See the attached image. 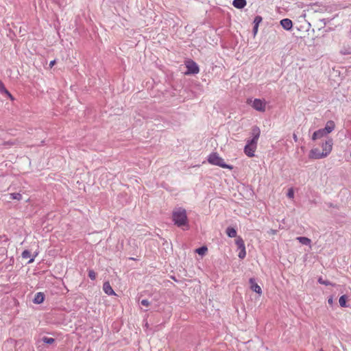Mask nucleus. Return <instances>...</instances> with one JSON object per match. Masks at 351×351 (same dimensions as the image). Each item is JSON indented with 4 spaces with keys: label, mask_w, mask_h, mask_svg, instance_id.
Masks as SVG:
<instances>
[{
    "label": "nucleus",
    "mask_w": 351,
    "mask_h": 351,
    "mask_svg": "<svg viewBox=\"0 0 351 351\" xmlns=\"http://www.w3.org/2000/svg\"><path fill=\"white\" fill-rule=\"evenodd\" d=\"M252 138L251 140H247V144L244 147V153L248 157L254 156V153L257 148L258 141L261 134L260 129L258 127H254L252 129Z\"/></svg>",
    "instance_id": "f257e3e1"
},
{
    "label": "nucleus",
    "mask_w": 351,
    "mask_h": 351,
    "mask_svg": "<svg viewBox=\"0 0 351 351\" xmlns=\"http://www.w3.org/2000/svg\"><path fill=\"white\" fill-rule=\"evenodd\" d=\"M172 219L174 223L178 227L188 225L186 211L184 208H175L172 213Z\"/></svg>",
    "instance_id": "f03ea898"
},
{
    "label": "nucleus",
    "mask_w": 351,
    "mask_h": 351,
    "mask_svg": "<svg viewBox=\"0 0 351 351\" xmlns=\"http://www.w3.org/2000/svg\"><path fill=\"white\" fill-rule=\"evenodd\" d=\"M208 162L213 165L232 170L233 167L225 163L224 160L217 153H212L208 157Z\"/></svg>",
    "instance_id": "7ed1b4c3"
},
{
    "label": "nucleus",
    "mask_w": 351,
    "mask_h": 351,
    "mask_svg": "<svg viewBox=\"0 0 351 351\" xmlns=\"http://www.w3.org/2000/svg\"><path fill=\"white\" fill-rule=\"evenodd\" d=\"M185 65L187 68V71L185 73L186 75L197 74L199 72V66L193 60L186 61Z\"/></svg>",
    "instance_id": "20e7f679"
},
{
    "label": "nucleus",
    "mask_w": 351,
    "mask_h": 351,
    "mask_svg": "<svg viewBox=\"0 0 351 351\" xmlns=\"http://www.w3.org/2000/svg\"><path fill=\"white\" fill-rule=\"evenodd\" d=\"M326 156L319 148H313L310 150L308 158L313 160H317L326 158Z\"/></svg>",
    "instance_id": "39448f33"
},
{
    "label": "nucleus",
    "mask_w": 351,
    "mask_h": 351,
    "mask_svg": "<svg viewBox=\"0 0 351 351\" xmlns=\"http://www.w3.org/2000/svg\"><path fill=\"white\" fill-rule=\"evenodd\" d=\"M250 102H252V107L260 112H264L265 110V102L261 99H255L254 101H247V103L250 104Z\"/></svg>",
    "instance_id": "423d86ee"
},
{
    "label": "nucleus",
    "mask_w": 351,
    "mask_h": 351,
    "mask_svg": "<svg viewBox=\"0 0 351 351\" xmlns=\"http://www.w3.org/2000/svg\"><path fill=\"white\" fill-rule=\"evenodd\" d=\"M333 142L331 138L328 139L322 143V152L324 153L326 157L330 154L332 149Z\"/></svg>",
    "instance_id": "0eeeda50"
},
{
    "label": "nucleus",
    "mask_w": 351,
    "mask_h": 351,
    "mask_svg": "<svg viewBox=\"0 0 351 351\" xmlns=\"http://www.w3.org/2000/svg\"><path fill=\"white\" fill-rule=\"evenodd\" d=\"M326 134H328L324 129H320V130H318L317 131H315L313 135H312V139L313 141H316L317 139H319V138H322L323 136H326Z\"/></svg>",
    "instance_id": "6e6552de"
},
{
    "label": "nucleus",
    "mask_w": 351,
    "mask_h": 351,
    "mask_svg": "<svg viewBox=\"0 0 351 351\" xmlns=\"http://www.w3.org/2000/svg\"><path fill=\"white\" fill-rule=\"evenodd\" d=\"M280 25L286 30H290L293 27V23L291 20L289 19H284L280 21Z\"/></svg>",
    "instance_id": "1a4fd4ad"
},
{
    "label": "nucleus",
    "mask_w": 351,
    "mask_h": 351,
    "mask_svg": "<svg viewBox=\"0 0 351 351\" xmlns=\"http://www.w3.org/2000/svg\"><path fill=\"white\" fill-rule=\"evenodd\" d=\"M45 300V295L42 292L37 293L33 300L34 303L39 304L43 302Z\"/></svg>",
    "instance_id": "9d476101"
},
{
    "label": "nucleus",
    "mask_w": 351,
    "mask_h": 351,
    "mask_svg": "<svg viewBox=\"0 0 351 351\" xmlns=\"http://www.w3.org/2000/svg\"><path fill=\"white\" fill-rule=\"evenodd\" d=\"M247 4L245 0H233L232 5L234 8L237 9L243 8Z\"/></svg>",
    "instance_id": "9b49d317"
},
{
    "label": "nucleus",
    "mask_w": 351,
    "mask_h": 351,
    "mask_svg": "<svg viewBox=\"0 0 351 351\" xmlns=\"http://www.w3.org/2000/svg\"><path fill=\"white\" fill-rule=\"evenodd\" d=\"M335 128V122L333 121H328L326 123V126L324 129L327 134H330L332 131L334 130Z\"/></svg>",
    "instance_id": "f8f14e48"
},
{
    "label": "nucleus",
    "mask_w": 351,
    "mask_h": 351,
    "mask_svg": "<svg viewBox=\"0 0 351 351\" xmlns=\"http://www.w3.org/2000/svg\"><path fill=\"white\" fill-rule=\"evenodd\" d=\"M262 20H263V19L261 16H256L255 17V19L254 20V29H253L254 35L256 34V33L258 32V25L261 23Z\"/></svg>",
    "instance_id": "ddd939ff"
},
{
    "label": "nucleus",
    "mask_w": 351,
    "mask_h": 351,
    "mask_svg": "<svg viewBox=\"0 0 351 351\" xmlns=\"http://www.w3.org/2000/svg\"><path fill=\"white\" fill-rule=\"evenodd\" d=\"M0 93H4L8 96L9 98H10L12 100L14 99L11 93L6 89V88L4 86V84L3 82L0 81Z\"/></svg>",
    "instance_id": "4468645a"
},
{
    "label": "nucleus",
    "mask_w": 351,
    "mask_h": 351,
    "mask_svg": "<svg viewBox=\"0 0 351 351\" xmlns=\"http://www.w3.org/2000/svg\"><path fill=\"white\" fill-rule=\"evenodd\" d=\"M226 234L229 237H237V231L234 228L228 227L226 229Z\"/></svg>",
    "instance_id": "2eb2a0df"
},
{
    "label": "nucleus",
    "mask_w": 351,
    "mask_h": 351,
    "mask_svg": "<svg viewBox=\"0 0 351 351\" xmlns=\"http://www.w3.org/2000/svg\"><path fill=\"white\" fill-rule=\"evenodd\" d=\"M235 243L239 249L245 247L244 241L241 237H238L236 239Z\"/></svg>",
    "instance_id": "dca6fc26"
},
{
    "label": "nucleus",
    "mask_w": 351,
    "mask_h": 351,
    "mask_svg": "<svg viewBox=\"0 0 351 351\" xmlns=\"http://www.w3.org/2000/svg\"><path fill=\"white\" fill-rule=\"evenodd\" d=\"M297 239L300 241V243L302 245H310L311 241L310 239L304 237H299L297 238Z\"/></svg>",
    "instance_id": "f3484780"
},
{
    "label": "nucleus",
    "mask_w": 351,
    "mask_h": 351,
    "mask_svg": "<svg viewBox=\"0 0 351 351\" xmlns=\"http://www.w3.org/2000/svg\"><path fill=\"white\" fill-rule=\"evenodd\" d=\"M208 251V248L206 246L201 247L195 250V252L199 255L204 256Z\"/></svg>",
    "instance_id": "a211bd4d"
},
{
    "label": "nucleus",
    "mask_w": 351,
    "mask_h": 351,
    "mask_svg": "<svg viewBox=\"0 0 351 351\" xmlns=\"http://www.w3.org/2000/svg\"><path fill=\"white\" fill-rule=\"evenodd\" d=\"M347 300H348L347 295H341L339 300V305L342 307H345L346 306Z\"/></svg>",
    "instance_id": "6ab92c4d"
},
{
    "label": "nucleus",
    "mask_w": 351,
    "mask_h": 351,
    "mask_svg": "<svg viewBox=\"0 0 351 351\" xmlns=\"http://www.w3.org/2000/svg\"><path fill=\"white\" fill-rule=\"evenodd\" d=\"M12 199L21 200L22 199V195L19 193H13L10 194Z\"/></svg>",
    "instance_id": "aec40b11"
},
{
    "label": "nucleus",
    "mask_w": 351,
    "mask_h": 351,
    "mask_svg": "<svg viewBox=\"0 0 351 351\" xmlns=\"http://www.w3.org/2000/svg\"><path fill=\"white\" fill-rule=\"evenodd\" d=\"M42 341L47 344H52L55 342V339L53 338L47 337H43Z\"/></svg>",
    "instance_id": "412c9836"
},
{
    "label": "nucleus",
    "mask_w": 351,
    "mask_h": 351,
    "mask_svg": "<svg viewBox=\"0 0 351 351\" xmlns=\"http://www.w3.org/2000/svg\"><path fill=\"white\" fill-rule=\"evenodd\" d=\"M104 291L108 295L114 294V291L112 289V287H104Z\"/></svg>",
    "instance_id": "4be33fe9"
},
{
    "label": "nucleus",
    "mask_w": 351,
    "mask_h": 351,
    "mask_svg": "<svg viewBox=\"0 0 351 351\" xmlns=\"http://www.w3.org/2000/svg\"><path fill=\"white\" fill-rule=\"evenodd\" d=\"M240 252L239 253V255L238 256L241 258V259H243L245 256H246V250H245V247L244 248H240Z\"/></svg>",
    "instance_id": "5701e85b"
},
{
    "label": "nucleus",
    "mask_w": 351,
    "mask_h": 351,
    "mask_svg": "<svg viewBox=\"0 0 351 351\" xmlns=\"http://www.w3.org/2000/svg\"><path fill=\"white\" fill-rule=\"evenodd\" d=\"M22 258H24V259H27L30 257L31 256V253L28 250H24L23 252H22Z\"/></svg>",
    "instance_id": "b1692460"
},
{
    "label": "nucleus",
    "mask_w": 351,
    "mask_h": 351,
    "mask_svg": "<svg viewBox=\"0 0 351 351\" xmlns=\"http://www.w3.org/2000/svg\"><path fill=\"white\" fill-rule=\"evenodd\" d=\"M251 289L253 291L259 294V295L262 293V290L261 287H251Z\"/></svg>",
    "instance_id": "393cba45"
},
{
    "label": "nucleus",
    "mask_w": 351,
    "mask_h": 351,
    "mask_svg": "<svg viewBox=\"0 0 351 351\" xmlns=\"http://www.w3.org/2000/svg\"><path fill=\"white\" fill-rule=\"evenodd\" d=\"M287 195L290 199H293L294 197V191H293V188H290L288 190Z\"/></svg>",
    "instance_id": "a878e982"
},
{
    "label": "nucleus",
    "mask_w": 351,
    "mask_h": 351,
    "mask_svg": "<svg viewBox=\"0 0 351 351\" xmlns=\"http://www.w3.org/2000/svg\"><path fill=\"white\" fill-rule=\"evenodd\" d=\"M88 277L91 278L92 280L95 279L96 278V273L93 270H89L88 271Z\"/></svg>",
    "instance_id": "bb28decb"
},
{
    "label": "nucleus",
    "mask_w": 351,
    "mask_h": 351,
    "mask_svg": "<svg viewBox=\"0 0 351 351\" xmlns=\"http://www.w3.org/2000/svg\"><path fill=\"white\" fill-rule=\"evenodd\" d=\"M141 304L143 305V306H149V302L148 300H143L141 301Z\"/></svg>",
    "instance_id": "cd10ccee"
},
{
    "label": "nucleus",
    "mask_w": 351,
    "mask_h": 351,
    "mask_svg": "<svg viewBox=\"0 0 351 351\" xmlns=\"http://www.w3.org/2000/svg\"><path fill=\"white\" fill-rule=\"evenodd\" d=\"M328 303L330 305V306H332L333 304V298L332 297H330L328 298Z\"/></svg>",
    "instance_id": "c85d7f7f"
},
{
    "label": "nucleus",
    "mask_w": 351,
    "mask_h": 351,
    "mask_svg": "<svg viewBox=\"0 0 351 351\" xmlns=\"http://www.w3.org/2000/svg\"><path fill=\"white\" fill-rule=\"evenodd\" d=\"M56 63V61L55 60H51L50 62H49V66L51 68H52Z\"/></svg>",
    "instance_id": "c756f323"
},
{
    "label": "nucleus",
    "mask_w": 351,
    "mask_h": 351,
    "mask_svg": "<svg viewBox=\"0 0 351 351\" xmlns=\"http://www.w3.org/2000/svg\"><path fill=\"white\" fill-rule=\"evenodd\" d=\"M250 282L251 285H257L256 282H255L254 279H253V278H251L250 280Z\"/></svg>",
    "instance_id": "7c9ffc66"
},
{
    "label": "nucleus",
    "mask_w": 351,
    "mask_h": 351,
    "mask_svg": "<svg viewBox=\"0 0 351 351\" xmlns=\"http://www.w3.org/2000/svg\"><path fill=\"white\" fill-rule=\"evenodd\" d=\"M293 139H294V141H295V142H297V141H298V136H297V135H296L295 134H293Z\"/></svg>",
    "instance_id": "2f4dec72"
},
{
    "label": "nucleus",
    "mask_w": 351,
    "mask_h": 351,
    "mask_svg": "<svg viewBox=\"0 0 351 351\" xmlns=\"http://www.w3.org/2000/svg\"><path fill=\"white\" fill-rule=\"evenodd\" d=\"M34 258H31V259L28 261V263H33V262H34Z\"/></svg>",
    "instance_id": "473e14b6"
},
{
    "label": "nucleus",
    "mask_w": 351,
    "mask_h": 351,
    "mask_svg": "<svg viewBox=\"0 0 351 351\" xmlns=\"http://www.w3.org/2000/svg\"><path fill=\"white\" fill-rule=\"evenodd\" d=\"M104 286L109 285V282H105V283H104Z\"/></svg>",
    "instance_id": "72a5a7b5"
},
{
    "label": "nucleus",
    "mask_w": 351,
    "mask_h": 351,
    "mask_svg": "<svg viewBox=\"0 0 351 351\" xmlns=\"http://www.w3.org/2000/svg\"><path fill=\"white\" fill-rule=\"evenodd\" d=\"M320 351H324V350H321Z\"/></svg>",
    "instance_id": "f704fd0d"
},
{
    "label": "nucleus",
    "mask_w": 351,
    "mask_h": 351,
    "mask_svg": "<svg viewBox=\"0 0 351 351\" xmlns=\"http://www.w3.org/2000/svg\"><path fill=\"white\" fill-rule=\"evenodd\" d=\"M350 156H351V152H350Z\"/></svg>",
    "instance_id": "c9c22d12"
}]
</instances>
